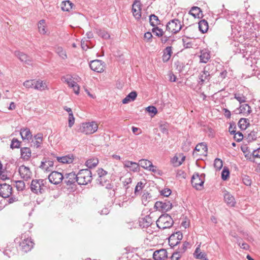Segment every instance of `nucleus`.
<instances>
[{"label":"nucleus","mask_w":260,"mask_h":260,"mask_svg":"<svg viewBox=\"0 0 260 260\" xmlns=\"http://www.w3.org/2000/svg\"><path fill=\"white\" fill-rule=\"evenodd\" d=\"M149 22L151 25L153 26H156L159 24V20L157 16L154 14H151L149 17Z\"/></svg>","instance_id":"42"},{"label":"nucleus","mask_w":260,"mask_h":260,"mask_svg":"<svg viewBox=\"0 0 260 260\" xmlns=\"http://www.w3.org/2000/svg\"><path fill=\"white\" fill-rule=\"evenodd\" d=\"M193 255L197 259L207 260L206 255L205 253L202 252L201 251L200 246L196 248Z\"/></svg>","instance_id":"34"},{"label":"nucleus","mask_w":260,"mask_h":260,"mask_svg":"<svg viewBox=\"0 0 260 260\" xmlns=\"http://www.w3.org/2000/svg\"><path fill=\"white\" fill-rule=\"evenodd\" d=\"M199 28L202 33L206 32L208 29V23L205 20H202L199 22Z\"/></svg>","instance_id":"36"},{"label":"nucleus","mask_w":260,"mask_h":260,"mask_svg":"<svg viewBox=\"0 0 260 260\" xmlns=\"http://www.w3.org/2000/svg\"><path fill=\"white\" fill-rule=\"evenodd\" d=\"M234 139L236 140L237 142H240L243 139V135L242 133L239 132L235 133L234 134Z\"/></svg>","instance_id":"57"},{"label":"nucleus","mask_w":260,"mask_h":260,"mask_svg":"<svg viewBox=\"0 0 260 260\" xmlns=\"http://www.w3.org/2000/svg\"><path fill=\"white\" fill-rule=\"evenodd\" d=\"M240 112L243 113L244 115L247 116L251 112V108L248 104H243L239 107Z\"/></svg>","instance_id":"33"},{"label":"nucleus","mask_w":260,"mask_h":260,"mask_svg":"<svg viewBox=\"0 0 260 260\" xmlns=\"http://www.w3.org/2000/svg\"><path fill=\"white\" fill-rule=\"evenodd\" d=\"M243 182L247 186H250L252 183V181L250 177L248 176L245 175L243 177Z\"/></svg>","instance_id":"54"},{"label":"nucleus","mask_w":260,"mask_h":260,"mask_svg":"<svg viewBox=\"0 0 260 260\" xmlns=\"http://www.w3.org/2000/svg\"><path fill=\"white\" fill-rule=\"evenodd\" d=\"M172 204L170 201L165 200V202L158 201L155 203L154 208L162 212L168 211L172 208Z\"/></svg>","instance_id":"12"},{"label":"nucleus","mask_w":260,"mask_h":260,"mask_svg":"<svg viewBox=\"0 0 260 260\" xmlns=\"http://www.w3.org/2000/svg\"><path fill=\"white\" fill-rule=\"evenodd\" d=\"M89 66L92 70L98 73H102L104 71L103 62L100 60L91 61L89 64Z\"/></svg>","instance_id":"14"},{"label":"nucleus","mask_w":260,"mask_h":260,"mask_svg":"<svg viewBox=\"0 0 260 260\" xmlns=\"http://www.w3.org/2000/svg\"><path fill=\"white\" fill-rule=\"evenodd\" d=\"M34 89L40 91H43L46 89H48V86L47 83L41 80H35V84L34 86Z\"/></svg>","instance_id":"25"},{"label":"nucleus","mask_w":260,"mask_h":260,"mask_svg":"<svg viewBox=\"0 0 260 260\" xmlns=\"http://www.w3.org/2000/svg\"><path fill=\"white\" fill-rule=\"evenodd\" d=\"M54 162L51 160H46L44 161H42L40 168L46 172H49L51 171L50 168L53 167Z\"/></svg>","instance_id":"26"},{"label":"nucleus","mask_w":260,"mask_h":260,"mask_svg":"<svg viewBox=\"0 0 260 260\" xmlns=\"http://www.w3.org/2000/svg\"><path fill=\"white\" fill-rule=\"evenodd\" d=\"M15 186L19 191L23 190L25 188V183L23 181H16L15 182Z\"/></svg>","instance_id":"48"},{"label":"nucleus","mask_w":260,"mask_h":260,"mask_svg":"<svg viewBox=\"0 0 260 260\" xmlns=\"http://www.w3.org/2000/svg\"><path fill=\"white\" fill-rule=\"evenodd\" d=\"M187 40V38H183L182 39L183 46L186 48H190L191 47L192 44H191V42H186Z\"/></svg>","instance_id":"64"},{"label":"nucleus","mask_w":260,"mask_h":260,"mask_svg":"<svg viewBox=\"0 0 260 260\" xmlns=\"http://www.w3.org/2000/svg\"><path fill=\"white\" fill-rule=\"evenodd\" d=\"M20 134L23 140L29 141L32 139V135L28 128H21Z\"/></svg>","instance_id":"21"},{"label":"nucleus","mask_w":260,"mask_h":260,"mask_svg":"<svg viewBox=\"0 0 260 260\" xmlns=\"http://www.w3.org/2000/svg\"><path fill=\"white\" fill-rule=\"evenodd\" d=\"M180 243L178 239H177L176 235L173 233L169 238V243L171 247H173Z\"/></svg>","instance_id":"38"},{"label":"nucleus","mask_w":260,"mask_h":260,"mask_svg":"<svg viewBox=\"0 0 260 260\" xmlns=\"http://www.w3.org/2000/svg\"><path fill=\"white\" fill-rule=\"evenodd\" d=\"M214 167L218 170H220L222 167V161L219 158H216L214 160Z\"/></svg>","instance_id":"52"},{"label":"nucleus","mask_w":260,"mask_h":260,"mask_svg":"<svg viewBox=\"0 0 260 260\" xmlns=\"http://www.w3.org/2000/svg\"><path fill=\"white\" fill-rule=\"evenodd\" d=\"M160 193L161 195L168 197L171 194V190L169 188H165L161 191Z\"/></svg>","instance_id":"60"},{"label":"nucleus","mask_w":260,"mask_h":260,"mask_svg":"<svg viewBox=\"0 0 260 260\" xmlns=\"http://www.w3.org/2000/svg\"><path fill=\"white\" fill-rule=\"evenodd\" d=\"M63 178V175L57 171H53L48 176V179L51 183L58 184L61 182Z\"/></svg>","instance_id":"11"},{"label":"nucleus","mask_w":260,"mask_h":260,"mask_svg":"<svg viewBox=\"0 0 260 260\" xmlns=\"http://www.w3.org/2000/svg\"><path fill=\"white\" fill-rule=\"evenodd\" d=\"M257 131L254 130L251 131L247 136V139L248 141H252L255 140L257 138Z\"/></svg>","instance_id":"45"},{"label":"nucleus","mask_w":260,"mask_h":260,"mask_svg":"<svg viewBox=\"0 0 260 260\" xmlns=\"http://www.w3.org/2000/svg\"><path fill=\"white\" fill-rule=\"evenodd\" d=\"M35 141L34 142V146L36 148L41 146L43 141V135L41 133H38L34 136Z\"/></svg>","instance_id":"35"},{"label":"nucleus","mask_w":260,"mask_h":260,"mask_svg":"<svg viewBox=\"0 0 260 260\" xmlns=\"http://www.w3.org/2000/svg\"><path fill=\"white\" fill-rule=\"evenodd\" d=\"M96 33L104 39H108L110 38V35L105 30L96 28Z\"/></svg>","instance_id":"43"},{"label":"nucleus","mask_w":260,"mask_h":260,"mask_svg":"<svg viewBox=\"0 0 260 260\" xmlns=\"http://www.w3.org/2000/svg\"><path fill=\"white\" fill-rule=\"evenodd\" d=\"M15 55L18 57L21 61L24 62L25 64L28 65L31 64L32 59L26 54L17 51L15 52Z\"/></svg>","instance_id":"18"},{"label":"nucleus","mask_w":260,"mask_h":260,"mask_svg":"<svg viewBox=\"0 0 260 260\" xmlns=\"http://www.w3.org/2000/svg\"><path fill=\"white\" fill-rule=\"evenodd\" d=\"M57 160L63 164H70L73 161L74 158L73 155H66L62 157H58Z\"/></svg>","instance_id":"31"},{"label":"nucleus","mask_w":260,"mask_h":260,"mask_svg":"<svg viewBox=\"0 0 260 260\" xmlns=\"http://www.w3.org/2000/svg\"><path fill=\"white\" fill-rule=\"evenodd\" d=\"M230 172L227 168H224L221 173L222 180H226L229 176Z\"/></svg>","instance_id":"51"},{"label":"nucleus","mask_w":260,"mask_h":260,"mask_svg":"<svg viewBox=\"0 0 260 260\" xmlns=\"http://www.w3.org/2000/svg\"><path fill=\"white\" fill-rule=\"evenodd\" d=\"M68 122L69 127H72L75 123V118L73 113L69 114Z\"/></svg>","instance_id":"53"},{"label":"nucleus","mask_w":260,"mask_h":260,"mask_svg":"<svg viewBox=\"0 0 260 260\" xmlns=\"http://www.w3.org/2000/svg\"><path fill=\"white\" fill-rule=\"evenodd\" d=\"M207 146L205 143H199L196 146L193 155L196 157L199 155L205 156L207 154Z\"/></svg>","instance_id":"10"},{"label":"nucleus","mask_w":260,"mask_h":260,"mask_svg":"<svg viewBox=\"0 0 260 260\" xmlns=\"http://www.w3.org/2000/svg\"><path fill=\"white\" fill-rule=\"evenodd\" d=\"M19 173L21 177L25 180L30 179L32 175L29 168L24 165L21 166L19 167Z\"/></svg>","instance_id":"15"},{"label":"nucleus","mask_w":260,"mask_h":260,"mask_svg":"<svg viewBox=\"0 0 260 260\" xmlns=\"http://www.w3.org/2000/svg\"><path fill=\"white\" fill-rule=\"evenodd\" d=\"M152 223V218L149 216H146L140 220V225L143 228L149 226Z\"/></svg>","instance_id":"28"},{"label":"nucleus","mask_w":260,"mask_h":260,"mask_svg":"<svg viewBox=\"0 0 260 260\" xmlns=\"http://www.w3.org/2000/svg\"><path fill=\"white\" fill-rule=\"evenodd\" d=\"M200 62L203 63H206L209 60L210 58V55L209 53H208L206 50H203L201 52V55L200 56Z\"/></svg>","instance_id":"37"},{"label":"nucleus","mask_w":260,"mask_h":260,"mask_svg":"<svg viewBox=\"0 0 260 260\" xmlns=\"http://www.w3.org/2000/svg\"><path fill=\"white\" fill-rule=\"evenodd\" d=\"M98 163L99 160L97 158H92L86 161V166L90 169L96 167Z\"/></svg>","instance_id":"39"},{"label":"nucleus","mask_w":260,"mask_h":260,"mask_svg":"<svg viewBox=\"0 0 260 260\" xmlns=\"http://www.w3.org/2000/svg\"><path fill=\"white\" fill-rule=\"evenodd\" d=\"M231 28L232 36L234 39L238 38L242 35V28L241 26L237 28V26L233 25L231 26Z\"/></svg>","instance_id":"27"},{"label":"nucleus","mask_w":260,"mask_h":260,"mask_svg":"<svg viewBox=\"0 0 260 260\" xmlns=\"http://www.w3.org/2000/svg\"><path fill=\"white\" fill-rule=\"evenodd\" d=\"M152 196L148 192H144L142 197V203L146 206L149 202L151 200Z\"/></svg>","instance_id":"41"},{"label":"nucleus","mask_w":260,"mask_h":260,"mask_svg":"<svg viewBox=\"0 0 260 260\" xmlns=\"http://www.w3.org/2000/svg\"><path fill=\"white\" fill-rule=\"evenodd\" d=\"M61 80L66 83L70 87L72 88L75 94H79L80 90L79 86L73 80L72 77L71 76L67 75L66 76H63L62 77Z\"/></svg>","instance_id":"9"},{"label":"nucleus","mask_w":260,"mask_h":260,"mask_svg":"<svg viewBox=\"0 0 260 260\" xmlns=\"http://www.w3.org/2000/svg\"><path fill=\"white\" fill-rule=\"evenodd\" d=\"M153 257L155 260H165L167 257V251L165 249L156 250L153 252Z\"/></svg>","instance_id":"19"},{"label":"nucleus","mask_w":260,"mask_h":260,"mask_svg":"<svg viewBox=\"0 0 260 260\" xmlns=\"http://www.w3.org/2000/svg\"><path fill=\"white\" fill-rule=\"evenodd\" d=\"M12 187L6 183L0 185V196L4 198H9L12 194Z\"/></svg>","instance_id":"13"},{"label":"nucleus","mask_w":260,"mask_h":260,"mask_svg":"<svg viewBox=\"0 0 260 260\" xmlns=\"http://www.w3.org/2000/svg\"><path fill=\"white\" fill-rule=\"evenodd\" d=\"M248 119L242 118L239 121V127L241 129H245L249 125Z\"/></svg>","instance_id":"44"},{"label":"nucleus","mask_w":260,"mask_h":260,"mask_svg":"<svg viewBox=\"0 0 260 260\" xmlns=\"http://www.w3.org/2000/svg\"><path fill=\"white\" fill-rule=\"evenodd\" d=\"M202 12L201 9L198 7H193L188 13V15H190L194 18H200V14Z\"/></svg>","instance_id":"32"},{"label":"nucleus","mask_w":260,"mask_h":260,"mask_svg":"<svg viewBox=\"0 0 260 260\" xmlns=\"http://www.w3.org/2000/svg\"><path fill=\"white\" fill-rule=\"evenodd\" d=\"M171 161L175 166H179L182 164V162L179 161L178 160V158L176 156L172 158Z\"/></svg>","instance_id":"61"},{"label":"nucleus","mask_w":260,"mask_h":260,"mask_svg":"<svg viewBox=\"0 0 260 260\" xmlns=\"http://www.w3.org/2000/svg\"><path fill=\"white\" fill-rule=\"evenodd\" d=\"M146 109L149 113H153V115H155L157 113V109L153 106H148Z\"/></svg>","instance_id":"59"},{"label":"nucleus","mask_w":260,"mask_h":260,"mask_svg":"<svg viewBox=\"0 0 260 260\" xmlns=\"http://www.w3.org/2000/svg\"><path fill=\"white\" fill-rule=\"evenodd\" d=\"M173 223L171 216L168 214H162L156 221L157 226L160 229L170 228Z\"/></svg>","instance_id":"4"},{"label":"nucleus","mask_w":260,"mask_h":260,"mask_svg":"<svg viewBox=\"0 0 260 260\" xmlns=\"http://www.w3.org/2000/svg\"><path fill=\"white\" fill-rule=\"evenodd\" d=\"M235 98L240 103H244L246 102V98L243 95L240 94H235Z\"/></svg>","instance_id":"58"},{"label":"nucleus","mask_w":260,"mask_h":260,"mask_svg":"<svg viewBox=\"0 0 260 260\" xmlns=\"http://www.w3.org/2000/svg\"><path fill=\"white\" fill-rule=\"evenodd\" d=\"M139 167L141 166L145 170H149L158 175H162V172L155 166L153 165L152 162L145 159H142L138 163Z\"/></svg>","instance_id":"6"},{"label":"nucleus","mask_w":260,"mask_h":260,"mask_svg":"<svg viewBox=\"0 0 260 260\" xmlns=\"http://www.w3.org/2000/svg\"><path fill=\"white\" fill-rule=\"evenodd\" d=\"M182 25L178 19H173L169 21L166 25V30L172 34L178 32L181 29Z\"/></svg>","instance_id":"7"},{"label":"nucleus","mask_w":260,"mask_h":260,"mask_svg":"<svg viewBox=\"0 0 260 260\" xmlns=\"http://www.w3.org/2000/svg\"><path fill=\"white\" fill-rule=\"evenodd\" d=\"M152 32L155 34L156 36L158 37L162 36L164 34V31L162 29L158 28V27L155 26L152 29Z\"/></svg>","instance_id":"49"},{"label":"nucleus","mask_w":260,"mask_h":260,"mask_svg":"<svg viewBox=\"0 0 260 260\" xmlns=\"http://www.w3.org/2000/svg\"><path fill=\"white\" fill-rule=\"evenodd\" d=\"M46 179H33L30 184L31 191L36 194H42L47 188Z\"/></svg>","instance_id":"2"},{"label":"nucleus","mask_w":260,"mask_h":260,"mask_svg":"<svg viewBox=\"0 0 260 260\" xmlns=\"http://www.w3.org/2000/svg\"><path fill=\"white\" fill-rule=\"evenodd\" d=\"M205 175L199 174L198 173L194 174L191 178V184L193 187L197 189H201L205 181Z\"/></svg>","instance_id":"8"},{"label":"nucleus","mask_w":260,"mask_h":260,"mask_svg":"<svg viewBox=\"0 0 260 260\" xmlns=\"http://www.w3.org/2000/svg\"><path fill=\"white\" fill-rule=\"evenodd\" d=\"M224 200L230 207H234L236 205V201L234 196L226 190L223 191Z\"/></svg>","instance_id":"16"},{"label":"nucleus","mask_w":260,"mask_h":260,"mask_svg":"<svg viewBox=\"0 0 260 260\" xmlns=\"http://www.w3.org/2000/svg\"><path fill=\"white\" fill-rule=\"evenodd\" d=\"M137 96L136 91H132L122 100V103L124 104H127L131 101H134Z\"/></svg>","instance_id":"30"},{"label":"nucleus","mask_w":260,"mask_h":260,"mask_svg":"<svg viewBox=\"0 0 260 260\" xmlns=\"http://www.w3.org/2000/svg\"><path fill=\"white\" fill-rule=\"evenodd\" d=\"M98 128V124L95 121L82 123L80 125L79 131L85 135H90L96 132Z\"/></svg>","instance_id":"5"},{"label":"nucleus","mask_w":260,"mask_h":260,"mask_svg":"<svg viewBox=\"0 0 260 260\" xmlns=\"http://www.w3.org/2000/svg\"><path fill=\"white\" fill-rule=\"evenodd\" d=\"M96 172L98 175V178L96 179L97 183L105 186L107 189H112L113 185L111 184L108 172L102 168L98 169Z\"/></svg>","instance_id":"1"},{"label":"nucleus","mask_w":260,"mask_h":260,"mask_svg":"<svg viewBox=\"0 0 260 260\" xmlns=\"http://www.w3.org/2000/svg\"><path fill=\"white\" fill-rule=\"evenodd\" d=\"M143 187H144V183L141 181L139 182L135 187V194L138 193L142 189Z\"/></svg>","instance_id":"55"},{"label":"nucleus","mask_w":260,"mask_h":260,"mask_svg":"<svg viewBox=\"0 0 260 260\" xmlns=\"http://www.w3.org/2000/svg\"><path fill=\"white\" fill-rule=\"evenodd\" d=\"M183 253L180 252V251L175 252L173 253L171 257V260H178L179 258L181 257V254Z\"/></svg>","instance_id":"56"},{"label":"nucleus","mask_w":260,"mask_h":260,"mask_svg":"<svg viewBox=\"0 0 260 260\" xmlns=\"http://www.w3.org/2000/svg\"><path fill=\"white\" fill-rule=\"evenodd\" d=\"M132 11L134 16L137 19L140 18L141 14V5L139 1H136L133 5Z\"/></svg>","instance_id":"22"},{"label":"nucleus","mask_w":260,"mask_h":260,"mask_svg":"<svg viewBox=\"0 0 260 260\" xmlns=\"http://www.w3.org/2000/svg\"><path fill=\"white\" fill-rule=\"evenodd\" d=\"M124 166L128 168L129 171L134 172H137L139 171V165L136 162L127 161L124 163Z\"/></svg>","instance_id":"24"},{"label":"nucleus","mask_w":260,"mask_h":260,"mask_svg":"<svg viewBox=\"0 0 260 260\" xmlns=\"http://www.w3.org/2000/svg\"><path fill=\"white\" fill-rule=\"evenodd\" d=\"M56 52L62 59H66L67 58L66 52L61 47H58L56 49Z\"/></svg>","instance_id":"46"},{"label":"nucleus","mask_w":260,"mask_h":260,"mask_svg":"<svg viewBox=\"0 0 260 260\" xmlns=\"http://www.w3.org/2000/svg\"><path fill=\"white\" fill-rule=\"evenodd\" d=\"M38 31L41 35H47L48 32L47 25L45 20L42 19L38 23Z\"/></svg>","instance_id":"23"},{"label":"nucleus","mask_w":260,"mask_h":260,"mask_svg":"<svg viewBox=\"0 0 260 260\" xmlns=\"http://www.w3.org/2000/svg\"><path fill=\"white\" fill-rule=\"evenodd\" d=\"M34 244L31 239L29 238L24 239V240L20 243V246L22 250L25 252L30 251L33 247Z\"/></svg>","instance_id":"17"},{"label":"nucleus","mask_w":260,"mask_h":260,"mask_svg":"<svg viewBox=\"0 0 260 260\" xmlns=\"http://www.w3.org/2000/svg\"><path fill=\"white\" fill-rule=\"evenodd\" d=\"M189 245V242L187 241L184 242L182 245V247L179 250L180 251V252L184 253L187 249V248L188 247Z\"/></svg>","instance_id":"63"},{"label":"nucleus","mask_w":260,"mask_h":260,"mask_svg":"<svg viewBox=\"0 0 260 260\" xmlns=\"http://www.w3.org/2000/svg\"><path fill=\"white\" fill-rule=\"evenodd\" d=\"M21 157L25 160H28L31 156V150L28 147H23L21 149Z\"/></svg>","instance_id":"29"},{"label":"nucleus","mask_w":260,"mask_h":260,"mask_svg":"<svg viewBox=\"0 0 260 260\" xmlns=\"http://www.w3.org/2000/svg\"><path fill=\"white\" fill-rule=\"evenodd\" d=\"M77 174L74 172L68 173L65 176V183L68 185H71L74 184L76 182H77Z\"/></svg>","instance_id":"20"},{"label":"nucleus","mask_w":260,"mask_h":260,"mask_svg":"<svg viewBox=\"0 0 260 260\" xmlns=\"http://www.w3.org/2000/svg\"><path fill=\"white\" fill-rule=\"evenodd\" d=\"M77 176V183L79 185H86L92 180L91 172L87 169L81 170Z\"/></svg>","instance_id":"3"},{"label":"nucleus","mask_w":260,"mask_h":260,"mask_svg":"<svg viewBox=\"0 0 260 260\" xmlns=\"http://www.w3.org/2000/svg\"><path fill=\"white\" fill-rule=\"evenodd\" d=\"M172 53V47L168 46L166 48V49L164 51V54L168 55L171 56Z\"/></svg>","instance_id":"62"},{"label":"nucleus","mask_w":260,"mask_h":260,"mask_svg":"<svg viewBox=\"0 0 260 260\" xmlns=\"http://www.w3.org/2000/svg\"><path fill=\"white\" fill-rule=\"evenodd\" d=\"M35 84V80H27L23 83V86L27 88H34Z\"/></svg>","instance_id":"47"},{"label":"nucleus","mask_w":260,"mask_h":260,"mask_svg":"<svg viewBox=\"0 0 260 260\" xmlns=\"http://www.w3.org/2000/svg\"><path fill=\"white\" fill-rule=\"evenodd\" d=\"M61 9L63 11H69L72 8V3L69 1H63L61 4Z\"/></svg>","instance_id":"40"},{"label":"nucleus","mask_w":260,"mask_h":260,"mask_svg":"<svg viewBox=\"0 0 260 260\" xmlns=\"http://www.w3.org/2000/svg\"><path fill=\"white\" fill-rule=\"evenodd\" d=\"M20 144V142L18 141L17 139L14 138L12 140L10 147L12 149L18 148L19 147Z\"/></svg>","instance_id":"50"}]
</instances>
